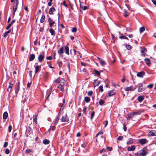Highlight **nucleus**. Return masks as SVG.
<instances>
[{"label": "nucleus", "instance_id": "23", "mask_svg": "<svg viewBox=\"0 0 156 156\" xmlns=\"http://www.w3.org/2000/svg\"><path fill=\"white\" fill-rule=\"evenodd\" d=\"M64 48L66 53L68 55H69V47L67 46H65Z\"/></svg>", "mask_w": 156, "mask_h": 156}, {"label": "nucleus", "instance_id": "34", "mask_svg": "<svg viewBox=\"0 0 156 156\" xmlns=\"http://www.w3.org/2000/svg\"><path fill=\"white\" fill-rule=\"evenodd\" d=\"M84 101L87 103H88L90 101V98L88 97H85L84 98Z\"/></svg>", "mask_w": 156, "mask_h": 156}, {"label": "nucleus", "instance_id": "52", "mask_svg": "<svg viewBox=\"0 0 156 156\" xmlns=\"http://www.w3.org/2000/svg\"><path fill=\"white\" fill-rule=\"evenodd\" d=\"M55 126H51L50 127V130H55Z\"/></svg>", "mask_w": 156, "mask_h": 156}, {"label": "nucleus", "instance_id": "38", "mask_svg": "<svg viewBox=\"0 0 156 156\" xmlns=\"http://www.w3.org/2000/svg\"><path fill=\"white\" fill-rule=\"evenodd\" d=\"M140 114V112H134L132 113H130V114L132 115H139Z\"/></svg>", "mask_w": 156, "mask_h": 156}, {"label": "nucleus", "instance_id": "42", "mask_svg": "<svg viewBox=\"0 0 156 156\" xmlns=\"http://www.w3.org/2000/svg\"><path fill=\"white\" fill-rule=\"evenodd\" d=\"M131 86L130 87H126L125 88L124 90L125 91H129V90L131 91Z\"/></svg>", "mask_w": 156, "mask_h": 156}, {"label": "nucleus", "instance_id": "2", "mask_svg": "<svg viewBox=\"0 0 156 156\" xmlns=\"http://www.w3.org/2000/svg\"><path fill=\"white\" fill-rule=\"evenodd\" d=\"M147 149L146 147L144 148L142 151L140 153V156H145L147 154Z\"/></svg>", "mask_w": 156, "mask_h": 156}, {"label": "nucleus", "instance_id": "21", "mask_svg": "<svg viewBox=\"0 0 156 156\" xmlns=\"http://www.w3.org/2000/svg\"><path fill=\"white\" fill-rule=\"evenodd\" d=\"M40 66H36L35 67V73H37L39 72L40 70Z\"/></svg>", "mask_w": 156, "mask_h": 156}, {"label": "nucleus", "instance_id": "17", "mask_svg": "<svg viewBox=\"0 0 156 156\" xmlns=\"http://www.w3.org/2000/svg\"><path fill=\"white\" fill-rule=\"evenodd\" d=\"M35 58V55L34 54H32L30 55L29 60L30 61H33Z\"/></svg>", "mask_w": 156, "mask_h": 156}, {"label": "nucleus", "instance_id": "55", "mask_svg": "<svg viewBox=\"0 0 156 156\" xmlns=\"http://www.w3.org/2000/svg\"><path fill=\"white\" fill-rule=\"evenodd\" d=\"M99 90L101 91V92H103V86H101L99 87Z\"/></svg>", "mask_w": 156, "mask_h": 156}, {"label": "nucleus", "instance_id": "4", "mask_svg": "<svg viewBox=\"0 0 156 156\" xmlns=\"http://www.w3.org/2000/svg\"><path fill=\"white\" fill-rule=\"evenodd\" d=\"M69 120V118L67 116L66 114L64 116H62L61 119V121L62 122H68Z\"/></svg>", "mask_w": 156, "mask_h": 156}, {"label": "nucleus", "instance_id": "48", "mask_svg": "<svg viewBox=\"0 0 156 156\" xmlns=\"http://www.w3.org/2000/svg\"><path fill=\"white\" fill-rule=\"evenodd\" d=\"M58 65L59 68H61L62 65V62L60 61L58 62Z\"/></svg>", "mask_w": 156, "mask_h": 156}, {"label": "nucleus", "instance_id": "32", "mask_svg": "<svg viewBox=\"0 0 156 156\" xmlns=\"http://www.w3.org/2000/svg\"><path fill=\"white\" fill-rule=\"evenodd\" d=\"M45 19V16H44V15H42L40 20V22L41 23H43Z\"/></svg>", "mask_w": 156, "mask_h": 156}, {"label": "nucleus", "instance_id": "53", "mask_svg": "<svg viewBox=\"0 0 156 156\" xmlns=\"http://www.w3.org/2000/svg\"><path fill=\"white\" fill-rule=\"evenodd\" d=\"M94 115V111H93L91 112V116H90L91 119H92L93 118Z\"/></svg>", "mask_w": 156, "mask_h": 156}, {"label": "nucleus", "instance_id": "18", "mask_svg": "<svg viewBox=\"0 0 156 156\" xmlns=\"http://www.w3.org/2000/svg\"><path fill=\"white\" fill-rule=\"evenodd\" d=\"M88 9V8L86 6H81L80 5V10L81 12L82 11V10H85L87 9Z\"/></svg>", "mask_w": 156, "mask_h": 156}, {"label": "nucleus", "instance_id": "62", "mask_svg": "<svg viewBox=\"0 0 156 156\" xmlns=\"http://www.w3.org/2000/svg\"><path fill=\"white\" fill-rule=\"evenodd\" d=\"M55 82L57 83H60V79L58 78L55 80Z\"/></svg>", "mask_w": 156, "mask_h": 156}, {"label": "nucleus", "instance_id": "47", "mask_svg": "<svg viewBox=\"0 0 156 156\" xmlns=\"http://www.w3.org/2000/svg\"><path fill=\"white\" fill-rule=\"evenodd\" d=\"M123 138V136H119L117 139V140H122Z\"/></svg>", "mask_w": 156, "mask_h": 156}, {"label": "nucleus", "instance_id": "24", "mask_svg": "<svg viewBox=\"0 0 156 156\" xmlns=\"http://www.w3.org/2000/svg\"><path fill=\"white\" fill-rule=\"evenodd\" d=\"M49 32L51 33V35H55V32L52 28H50L49 29Z\"/></svg>", "mask_w": 156, "mask_h": 156}, {"label": "nucleus", "instance_id": "14", "mask_svg": "<svg viewBox=\"0 0 156 156\" xmlns=\"http://www.w3.org/2000/svg\"><path fill=\"white\" fill-rule=\"evenodd\" d=\"M13 84L10 83H9V87L7 89V91H8L9 93H10V92L11 91L12 89V87H13Z\"/></svg>", "mask_w": 156, "mask_h": 156}, {"label": "nucleus", "instance_id": "58", "mask_svg": "<svg viewBox=\"0 0 156 156\" xmlns=\"http://www.w3.org/2000/svg\"><path fill=\"white\" fill-rule=\"evenodd\" d=\"M8 145V143L7 142H5L4 144L3 147L5 148Z\"/></svg>", "mask_w": 156, "mask_h": 156}, {"label": "nucleus", "instance_id": "12", "mask_svg": "<svg viewBox=\"0 0 156 156\" xmlns=\"http://www.w3.org/2000/svg\"><path fill=\"white\" fill-rule=\"evenodd\" d=\"M20 82H18L17 84V87L16 89L15 90V93L16 95L18 93V92L19 89L20 88Z\"/></svg>", "mask_w": 156, "mask_h": 156}, {"label": "nucleus", "instance_id": "1", "mask_svg": "<svg viewBox=\"0 0 156 156\" xmlns=\"http://www.w3.org/2000/svg\"><path fill=\"white\" fill-rule=\"evenodd\" d=\"M19 4V1L18 0H15V1L14 2L13 6V16H14L15 14V12L16 11L17 8Z\"/></svg>", "mask_w": 156, "mask_h": 156}, {"label": "nucleus", "instance_id": "37", "mask_svg": "<svg viewBox=\"0 0 156 156\" xmlns=\"http://www.w3.org/2000/svg\"><path fill=\"white\" fill-rule=\"evenodd\" d=\"M94 71L95 72V74L97 76H100V73L99 71L97 70L96 69L94 70Z\"/></svg>", "mask_w": 156, "mask_h": 156}, {"label": "nucleus", "instance_id": "20", "mask_svg": "<svg viewBox=\"0 0 156 156\" xmlns=\"http://www.w3.org/2000/svg\"><path fill=\"white\" fill-rule=\"evenodd\" d=\"M100 83V81L99 80H95L94 81V87H96L98 86Z\"/></svg>", "mask_w": 156, "mask_h": 156}, {"label": "nucleus", "instance_id": "33", "mask_svg": "<svg viewBox=\"0 0 156 156\" xmlns=\"http://www.w3.org/2000/svg\"><path fill=\"white\" fill-rule=\"evenodd\" d=\"M99 104L100 105H103L105 103V101L102 99H100L99 102Z\"/></svg>", "mask_w": 156, "mask_h": 156}, {"label": "nucleus", "instance_id": "36", "mask_svg": "<svg viewBox=\"0 0 156 156\" xmlns=\"http://www.w3.org/2000/svg\"><path fill=\"white\" fill-rule=\"evenodd\" d=\"M145 30V28L144 27H142L140 28V32L141 33H142Z\"/></svg>", "mask_w": 156, "mask_h": 156}, {"label": "nucleus", "instance_id": "9", "mask_svg": "<svg viewBox=\"0 0 156 156\" xmlns=\"http://www.w3.org/2000/svg\"><path fill=\"white\" fill-rule=\"evenodd\" d=\"M139 86V88L138 89V91L139 92H141L144 91V89L142 87V84L141 83H139L138 84Z\"/></svg>", "mask_w": 156, "mask_h": 156}, {"label": "nucleus", "instance_id": "63", "mask_svg": "<svg viewBox=\"0 0 156 156\" xmlns=\"http://www.w3.org/2000/svg\"><path fill=\"white\" fill-rule=\"evenodd\" d=\"M153 84H151L149 85H148L147 86L148 88H152L153 87Z\"/></svg>", "mask_w": 156, "mask_h": 156}, {"label": "nucleus", "instance_id": "59", "mask_svg": "<svg viewBox=\"0 0 156 156\" xmlns=\"http://www.w3.org/2000/svg\"><path fill=\"white\" fill-rule=\"evenodd\" d=\"M106 150H108L109 151H111L112 150V148L110 147H106Z\"/></svg>", "mask_w": 156, "mask_h": 156}, {"label": "nucleus", "instance_id": "5", "mask_svg": "<svg viewBox=\"0 0 156 156\" xmlns=\"http://www.w3.org/2000/svg\"><path fill=\"white\" fill-rule=\"evenodd\" d=\"M148 142V140L146 139H142L139 140V142L142 145Z\"/></svg>", "mask_w": 156, "mask_h": 156}, {"label": "nucleus", "instance_id": "35", "mask_svg": "<svg viewBox=\"0 0 156 156\" xmlns=\"http://www.w3.org/2000/svg\"><path fill=\"white\" fill-rule=\"evenodd\" d=\"M65 83V81L63 79H61L60 80V85L62 84V85H63Z\"/></svg>", "mask_w": 156, "mask_h": 156}, {"label": "nucleus", "instance_id": "64", "mask_svg": "<svg viewBox=\"0 0 156 156\" xmlns=\"http://www.w3.org/2000/svg\"><path fill=\"white\" fill-rule=\"evenodd\" d=\"M151 1L153 2V4L156 6V1L155 0H151Z\"/></svg>", "mask_w": 156, "mask_h": 156}, {"label": "nucleus", "instance_id": "26", "mask_svg": "<svg viewBox=\"0 0 156 156\" xmlns=\"http://www.w3.org/2000/svg\"><path fill=\"white\" fill-rule=\"evenodd\" d=\"M37 115H35L33 116V119L34 121V122L35 123L37 124Z\"/></svg>", "mask_w": 156, "mask_h": 156}, {"label": "nucleus", "instance_id": "16", "mask_svg": "<svg viewBox=\"0 0 156 156\" xmlns=\"http://www.w3.org/2000/svg\"><path fill=\"white\" fill-rule=\"evenodd\" d=\"M135 146L134 145L130 147H127V151H133L135 149Z\"/></svg>", "mask_w": 156, "mask_h": 156}, {"label": "nucleus", "instance_id": "28", "mask_svg": "<svg viewBox=\"0 0 156 156\" xmlns=\"http://www.w3.org/2000/svg\"><path fill=\"white\" fill-rule=\"evenodd\" d=\"M123 15L125 17H127L129 15V13L127 12V11L126 9H124L123 10Z\"/></svg>", "mask_w": 156, "mask_h": 156}, {"label": "nucleus", "instance_id": "15", "mask_svg": "<svg viewBox=\"0 0 156 156\" xmlns=\"http://www.w3.org/2000/svg\"><path fill=\"white\" fill-rule=\"evenodd\" d=\"M144 61L146 64L148 66H150V64L151 63V61L150 59L147 58H146L144 59Z\"/></svg>", "mask_w": 156, "mask_h": 156}, {"label": "nucleus", "instance_id": "41", "mask_svg": "<svg viewBox=\"0 0 156 156\" xmlns=\"http://www.w3.org/2000/svg\"><path fill=\"white\" fill-rule=\"evenodd\" d=\"M126 48L128 50H129L132 48V47L129 44L126 45Z\"/></svg>", "mask_w": 156, "mask_h": 156}, {"label": "nucleus", "instance_id": "7", "mask_svg": "<svg viewBox=\"0 0 156 156\" xmlns=\"http://www.w3.org/2000/svg\"><path fill=\"white\" fill-rule=\"evenodd\" d=\"M148 134L150 136H156V131L154 130H151L149 133Z\"/></svg>", "mask_w": 156, "mask_h": 156}, {"label": "nucleus", "instance_id": "46", "mask_svg": "<svg viewBox=\"0 0 156 156\" xmlns=\"http://www.w3.org/2000/svg\"><path fill=\"white\" fill-rule=\"evenodd\" d=\"M133 115H132L130 114V113L128 114V116L127 118V119L130 120V119L132 117Z\"/></svg>", "mask_w": 156, "mask_h": 156}, {"label": "nucleus", "instance_id": "6", "mask_svg": "<svg viewBox=\"0 0 156 156\" xmlns=\"http://www.w3.org/2000/svg\"><path fill=\"white\" fill-rule=\"evenodd\" d=\"M48 22L49 23V25L50 27H51L52 26L55 24V22L53 21L52 19L49 17L48 20Z\"/></svg>", "mask_w": 156, "mask_h": 156}, {"label": "nucleus", "instance_id": "49", "mask_svg": "<svg viewBox=\"0 0 156 156\" xmlns=\"http://www.w3.org/2000/svg\"><path fill=\"white\" fill-rule=\"evenodd\" d=\"M147 51V49L145 48H144L141 50V52H143L144 53V52H146Z\"/></svg>", "mask_w": 156, "mask_h": 156}, {"label": "nucleus", "instance_id": "10", "mask_svg": "<svg viewBox=\"0 0 156 156\" xmlns=\"http://www.w3.org/2000/svg\"><path fill=\"white\" fill-rule=\"evenodd\" d=\"M145 73L144 71H141L137 74V76L139 77H143L145 74Z\"/></svg>", "mask_w": 156, "mask_h": 156}, {"label": "nucleus", "instance_id": "22", "mask_svg": "<svg viewBox=\"0 0 156 156\" xmlns=\"http://www.w3.org/2000/svg\"><path fill=\"white\" fill-rule=\"evenodd\" d=\"M8 116V113L6 112H5L3 114V119H6Z\"/></svg>", "mask_w": 156, "mask_h": 156}, {"label": "nucleus", "instance_id": "27", "mask_svg": "<svg viewBox=\"0 0 156 156\" xmlns=\"http://www.w3.org/2000/svg\"><path fill=\"white\" fill-rule=\"evenodd\" d=\"M43 143L44 144L47 145L50 143V141L46 139L43 140Z\"/></svg>", "mask_w": 156, "mask_h": 156}, {"label": "nucleus", "instance_id": "44", "mask_svg": "<svg viewBox=\"0 0 156 156\" xmlns=\"http://www.w3.org/2000/svg\"><path fill=\"white\" fill-rule=\"evenodd\" d=\"M93 94V92L92 91H89L87 93V94L88 96H91Z\"/></svg>", "mask_w": 156, "mask_h": 156}, {"label": "nucleus", "instance_id": "29", "mask_svg": "<svg viewBox=\"0 0 156 156\" xmlns=\"http://www.w3.org/2000/svg\"><path fill=\"white\" fill-rule=\"evenodd\" d=\"M133 143V139L130 138L129 139L128 141L127 142V145L131 144Z\"/></svg>", "mask_w": 156, "mask_h": 156}, {"label": "nucleus", "instance_id": "11", "mask_svg": "<svg viewBox=\"0 0 156 156\" xmlns=\"http://www.w3.org/2000/svg\"><path fill=\"white\" fill-rule=\"evenodd\" d=\"M44 55H40L38 57V60L40 62H41L44 58Z\"/></svg>", "mask_w": 156, "mask_h": 156}, {"label": "nucleus", "instance_id": "54", "mask_svg": "<svg viewBox=\"0 0 156 156\" xmlns=\"http://www.w3.org/2000/svg\"><path fill=\"white\" fill-rule=\"evenodd\" d=\"M32 151L31 149H27L26 150V152L27 153H29L31 152H32Z\"/></svg>", "mask_w": 156, "mask_h": 156}, {"label": "nucleus", "instance_id": "3", "mask_svg": "<svg viewBox=\"0 0 156 156\" xmlns=\"http://www.w3.org/2000/svg\"><path fill=\"white\" fill-rule=\"evenodd\" d=\"M115 92L114 90H111L109 91L108 93L106 94V97H110L112 96L115 94Z\"/></svg>", "mask_w": 156, "mask_h": 156}, {"label": "nucleus", "instance_id": "40", "mask_svg": "<svg viewBox=\"0 0 156 156\" xmlns=\"http://www.w3.org/2000/svg\"><path fill=\"white\" fill-rule=\"evenodd\" d=\"M119 38H120L121 39H127V40H128V38L124 35L120 36Z\"/></svg>", "mask_w": 156, "mask_h": 156}, {"label": "nucleus", "instance_id": "51", "mask_svg": "<svg viewBox=\"0 0 156 156\" xmlns=\"http://www.w3.org/2000/svg\"><path fill=\"white\" fill-rule=\"evenodd\" d=\"M9 152H10L9 150V149L6 148L5 149V153L6 154H8L9 153Z\"/></svg>", "mask_w": 156, "mask_h": 156}, {"label": "nucleus", "instance_id": "60", "mask_svg": "<svg viewBox=\"0 0 156 156\" xmlns=\"http://www.w3.org/2000/svg\"><path fill=\"white\" fill-rule=\"evenodd\" d=\"M123 129L125 131H126V125L125 124H123Z\"/></svg>", "mask_w": 156, "mask_h": 156}, {"label": "nucleus", "instance_id": "56", "mask_svg": "<svg viewBox=\"0 0 156 156\" xmlns=\"http://www.w3.org/2000/svg\"><path fill=\"white\" fill-rule=\"evenodd\" d=\"M12 25V23H9L8 26L6 27V29L7 30H9V28L11 27Z\"/></svg>", "mask_w": 156, "mask_h": 156}, {"label": "nucleus", "instance_id": "25", "mask_svg": "<svg viewBox=\"0 0 156 156\" xmlns=\"http://www.w3.org/2000/svg\"><path fill=\"white\" fill-rule=\"evenodd\" d=\"M59 120V117H56L55 120L53 122L54 124L55 125L57 124Z\"/></svg>", "mask_w": 156, "mask_h": 156}, {"label": "nucleus", "instance_id": "50", "mask_svg": "<svg viewBox=\"0 0 156 156\" xmlns=\"http://www.w3.org/2000/svg\"><path fill=\"white\" fill-rule=\"evenodd\" d=\"M12 126H9L8 127V131L9 132H10L12 129Z\"/></svg>", "mask_w": 156, "mask_h": 156}, {"label": "nucleus", "instance_id": "45", "mask_svg": "<svg viewBox=\"0 0 156 156\" xmlns=\"http://www.w3.org/2000/svg\"><path fill=\"white\" fill-rule=\"evenodd\" d=\"M106 151H107L106 149L105 148H104L102 149L101 151H100V153H102L106 152Z\"/></svg>", "mask_w": 156, "mask_h": 156}, {"label": "nucleus", "instance_id": "8", "mask_svg": "<svg viewBox=\"0 0 156 156\" xmlns=\"http://www.w3.org/2000/svg\"><path fill=\"white\" fill-rule=\"evenodd\" d=\"M55 11V9L54 7H51L49 9V13L50 15H53Z\"/></svg>", "mask_w": 156, "mask_h": 156}, {"label": "nucleus", "instance_id": "57", "mask_svg": "<svg viewBox=\"0 0 156 156\" xmlns=\"http://www.w3.org/2000/svg\"><path fill=\"white\" fill-rule=\"evenodd\" d=\"M77 31V29L76 27H73V28L72 31V32H75Z\"/></svg>", "mask_w": 156, "mask_h": 156}, {"label": "nucleus", "instance_id": "43", "mask_svg": "<svg viewBox=\"0 0 156 156\" xmlns=\"http://www.w3.org/2000/svg\"><path fill=\"white\" fill-rule=\"evenodd\" d=\"M136 86H135L134 87H133L132 86H131V91L134 90L136 89Z\"/></svg>", "mask_w": 156, "mask_h": 156}, {"label": "nucleus", "instance_id": "13", "mask_svg": "<svg viewBox=\"0 0 156 156\" xmlns=\"http://www.w3.org/2000/svg\"><path fill=\"white\" fill-rule=\"evenodd\" d=\"M32 130L31 129L30 127H28V129H26V133L27 134V136H28V135H30V133H32Z\"/></svg>", "mask_w": 156, "mask_h": 156}, {"label": "nucleus", "instance_id": "30", "mask_svg": "<svg viewBox=\"0 0 156 156\" xmlns=\"http://www.w3.org/2000/svg\"><path fill=\"white\" fill-rule=\"evenodd\" d=\"M58 88H59L61 91L63 92L64 88L62 84H60V86L58 87Z\"/></svg>", "mask_w": 156, "mask_h": 156}, {"label": "nucleus", "instance_id": "61", "mask_svg": "<svg viewBox=\"0 0 156 156\" xmlns=\"http://www.w3.org/2000/svg\"><path fill=\"white\" fill-rule=\"evenodd\" d=\"M67 67L68 68V69H69V70L70 69V63H69V62H67Z\"/></svg>", "mask_w": 156, "mask_h": 156}, {"label": "nucleus", "instance_id": "31", "mask_svg": "<svg viewBox=\"0 0 156 156\" xmlns=\"http://www.w3.org/2000/svg\"><path fill=\"white\" fill-rule=\"evenodd\" d=\"M100 63L102 66H104L106 64V62L104 60H101L99 62Z\"/></svg>", "mask_w": 156, "mask_h": 156}, {"label": "nucleus", "instance_id": "19", "mask_svg": "<svg viewBox=\"0 0 156 156\" xmlns=\"http://www.w3.org/2000/svg\"><path fill=\"white\" fill-rule=\"evenodd\" d=\"M144 99V98L143 96H139L137 98V100L140 102H142Z\"/></svg>", "mask_w": 156, "mask_h": 156}, {"label": "nucleus", "instance_id": "39", "mask_svg": "<svg viewBox=\"0 0 156 156\" xmlns=\"http://www.w3.org/2000/svg\"><path fill=\"white\" fill-rule=\"evenodd\" d=\"M64 51V48H63L62 47L58 51V53H60V54H62L63 53Z\"/></svg>", "mask_w": 156, "mask_h": 156}]
</instances>
